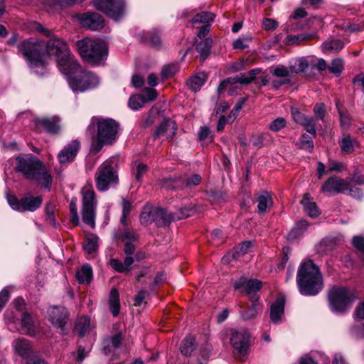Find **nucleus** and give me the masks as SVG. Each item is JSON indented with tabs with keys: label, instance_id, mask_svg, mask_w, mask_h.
<instances>
[{
	"label": "nucleus",
	"instance_id": "nucleus-43",
	"mask_svg": "<svg viewBox=\"0 0 364 364\" xmlns=\"http://www.w3.org/2000/svg\"><path fill=\"white\" fill-rule=\"evenodd\" d=\"M95 208H82V220L92 228L95 226Z\"/></svg>",
	"mask_w": 364,
	"mask_h": 364
},
{
	"label": "nucleus",
	"instance_id": "nucleus-56",
	"mask_svg": "<svg viewBox=\"0 0 364 364\" xmlns=\"http://www.w3.org/2000/svg\"><path fill=\"white\" fill-rule=\"evenodd\" d=\"M138 237L137 232L133 230L124 229L121 235V239L125 242L136 240Z\"/></svg>",
	"mask_w": 364,
	"mask_h": 364
},
{
	"label": "nucleus",
	"instance_id": "nucleus-38",
	"mask_svg": "<svg viewBox=\"0 0 364 364\" xmlns=\"http://www.w3.org/2000/svg\"><path fill=\"white\" fill-rule=\"evenodd\" d=\"M207 78L204 73H200L197 75L191 77L188 81V86L193 92L198 91L204 84Z\"/></svg>",
	"mask_w": 364,
	"mask_h": 364
},
{
	"label": "nucleus",
	"instance_id": "nucleus-37",
	"mask_svg": "<svg viewBox=\"0 0 364 364\" xmlns=\"http://www.w3.org/2000/svg\"><path fill=\"white\" fill-rule=\"evenodd\" d=\"M147 172V166L139 161H134L132 164V173L137 182H140Z\"/></svg>",
	"mask_w": 364,
	"mask_h": 364
},
{
	"label": "nucleus",
	"instance_id": "nucleus-25",
	"mask_svg": "<svg viewBox=\"0 0 364 364\" xmlns=\"http://www.w3.org/2000/svg\"><path fill=\"white\" fill-rule=\"evenodd\" d=\"M22 328L26 333L34 336L38 331V324L28 313H24L21 317Z\"/></svg>",
	"mask_w": 364,
	"mask_h": 364
},
{
	"label": "nucleus",
	"instance_id": "nucleus-59",
	"mask_svg": "<svg viewBox=\"0 0 364 364\" xmlns=\"http://www.w3.org/2000/svg\"><path fill=\"white\" fill-rule=\"evenodd\" d=\"M308 224L306 221L302 220L297 224V227L294 228L288 235V240H294L297 235L301 233L302 229H306Z\"/></svg>",
	"mask_w": 364,
	"mask_h": 364
},
{
	"label": "nucleus",
	"instance_id": "nucleus-9",
	"mask_svg": "<svg viewBox=\"0 0 364 364\" xmlns=\"http://www.w3.org/2000/svg\"><path fill=\"white\" fill-rule=\"evenodd\" d=\"M172 221L171 214L159 207L145 208L140 215V222L144 225L155 223L157 226H166Z\"/></svg>",
	"mask_w": 364,
	"mask_h": 364
},
{
	"label": "nucleus",
	"instance_id": "nucleus-15",
	"mask_svg": "<svg viewBox=\"0 0 364 364\" xmlns=\"http://www.w3.org/2000/svg\"><path fill=\"white\" fill-rule=\"evenodd\" d=\"M58 66L62 73L70 76L80 70V65L70 51L58 59Z\"/></svg>",
	"mask_w": 364,
	"mask_h": 364
},
{
	"label": "nucleus",
	"instance_id": "nucleus-28",
	"mask_svg": "<svg viewBox=\"0 0 364 364\" xmlns=\"http://www.w3.org/2000/svg\"><path fill=\"white\" fill-rule=\"evenodd\" d=\"M195 338L192 336H188L182 340L180 344V352L185 356H190L196 349Z\"/></svg>",
	"mask_w": 364,
	"mask_h": 364
},
{
	"label": "nucleus",
	"instance_id": "nucleus-14",
	"mask_svg": "<svg viewBox=\"0 0 364 364\" xmlns=\"http://www.w3.org/2000/svg\"><path fill=\"white\" fill-rule=\"evenodd\" d=\"M44 57L46 55H54L57 59L66 55L70 51L68 45L61 39L55 37L50 38L45 42L43 46Z\"/></svg>",
	"mask_w": 364,
	"mask_h": 364
},
{
	"label": "nucleus",
	"instance_id": "nucleus-47",
	"mask_svg": "<svg viewBox=\"0 0 364 364\" xmlns=\"http://www.w3.org/2000/svg\"><path fill=\"white\" fill-rule=\"evenodd\" d=\"M215 15L210 12L203 11L196 14L192 19L193 23H205L208 24L209 22L213 21Z\"/></svg>",
	"mask_w": 364,
	"mask_h": 364
},
{
	"label": "nucleus",
	"instance_id": "nucleus-61",
	"mask_svg": "<svg viewBox=\"0 0 364 364\" xmlns=\"http://www.w3.org/2000/svg\"><path fill=\"white\" fill-rule=\"evenodd\" d=\"M262 26L266 31H274L277 28L278 23L272 18H264L262 21Z\"/></svg>",
	"mask_w": 364,
	"mask_h": 364
},
{
	"label": "nucleus",
	"instance_id": "nucleus-57",
	"mask_svg": "<svg viewBox=\"0 0 364 364\" xmlns=\"http://www.w3.org/2000/svg\"><path fill=\"white\" fill-rule=\"evenodd\" d=\"M178 70V67L175 64H170L164 66L161 71L163 77L167 78L175 75Z\"/></svg>",
	"mask_w": 364,
	"mask_h": 364
},
{
	"label": "nucleus",
	"instance_id": "nucleus-17",
	"mask_svg": "<svg viewBox=\"0 0 364 364\" xmlns=\"http://www.w3.org/2000/svg\"><path fill=\"white\" fill-rule=\"evenodd\" d=\"M80 24L90 30L97 31L104 26V21L97 13H87L79 16Z\"/></svg>",
	"mask_w": 364,
	"mask_h": 364
},
{
	"label": "nucleus",
	"instance_id": "nucleus-45",
	"mask_svg": "<svg viewBox=\"0 0 364 364\" xmlns=\"http://www.w3.org/2000/svg\"><path fill=\"white\" fill-rule=\"evenodd\" d=\"M296 146L301 149H305L311 152L314 149V143L311 138L307 134H303L301 135L299 142L296 143Z\"/></svg>",
	"mask_w": 364,
	"mask_h": 364
},
{
	"label": "nucleus",
	"instance_id": "nucleus-39",
	"mask_svg": "<svg viewBox=\"0 0 364 364\" xmlns=\"http://www.w3.org/2000/svg\"><path fill=\"white\" fill-rule=\"evenodd\" d=\"M143 41L154 48H159L161 44V38L157 31L145 33Z\"/></svg>",
	"mask_w": 364,
	"mask_h": 364
},
{
	"label": "nucleus",
	"instance_id": "nucleus-34",
	"mask_svg": "<svg viewBox=\"0 0 364 364\" xmlns=\"http://www.w3.org/2000/svg\"><path fill=\"white\" fill-rule=\"evenodd\" d=\"M309 68V62L305 58H299L290 63L289 70L292 73L304 72Z\"/></svg>",
	"mask_w": 364,
	"mask_h": 364
},
{
	"label": "nucleus",
	"instance_id": "nucleus-5",
	"mask_svg": "<svg viewBox=\"0 0 364 364\" xmlns=\"http://www.w3.org/2000/svg\"><path fill=\"white\" fill-rule=\"evenodd\" d=\"M80 56L92 65H100L107 59L108 49L102 41L85 38L76 42Z\"/></svg>",
	"mask_w": 364,
	"mask_h": 364
},
{
	"label": "nucleus",
	"instance_id": "nucleus-64",
	"mask_svg": "<svg viewBox=\"0 0 364 364\" xmlns=\"http://www.w3.org/2000/svg\"><path fill=\"white\" fill-rule=\"evenodd\" d=\"M212 350V346L209 343H205L200 348V355L203 360H206L210 356Z\"/></svg>",
	"mask_w": 364,
	"mask_h": 364
},
{
	"label": "nucleus",
	"instance_id": "nucleus-13",
	"mask_svg": "<svg viewBox=\"0 0 364 364\" xmlns=\"http://www.w3.org/2000/svg\"><path fill=\"white\" fill-rule=\"evenodd\" d=\"M348 181L336 176L330 177L321 186V191L326 195L346 193Z\"/></svg>",
	"mask_w": 364,
	"mask_h": 364
},
{
	"label": "nucleus",
	"instance_id": "nucleus-26",
	"mask_svg": "<svg viewBox=\"0 0 364 364\" xmlns=\"http://www.w3.org/2000/svg\"><path fill=\"white\" fill-rule=\"evenodd\" d=\"M301 203L304 205L305 213L308 214L311 218H316L321 214V212L316 206V203L310 201L309 193H305L304 195Z\"/></svg>",
	"mask_w": 364,
	"mask_h": 364
},
{
	"label": "nucleus",
	"instance_id": "nucleus-33",
	"mask_svg": "<svg viewBox=\"0 0 364 364\" xmlns=\"http://www.w3.org/2000/svg\"><path fill=\"white\" fill-rule=\"evenodd\" d=\"M99 237L95 234H88L83 243V248L88 254L95 252L98 247Z\"/></svg>",
	"mask_w": 364,
	"mask_h": 364
},
{
	"label": "nucleus",
	"instance_id": "nucleus-19",
	"mask_svg": "<svg viewBox=\"0 0 364 364\" xmlns=\"http://www.w3.org/2000/svg\"><path fill=\"white\" fill-rule=\"evenodd\" d=\"M176 130L175 122L171 119H166L159 126L153 136L154 139L161 136H165L166 139H170L176 134Z\"/></svg>",
	"mask_w": 364,
	"mask_h": 364
},
{
	"label": "nucleus",
	"instance_id": "nucleus-50",
	"mask_svg": "<svg viewBox=\"0 0 364 364\" xmlns=\"http://www.w3.org/2000/svg\"><path fill=\"white\" fill-rule=\"evenodd\" d=\"M289 67L287 68L282 65L274 67L272 71L273 75L277 77H282L283 79H291Z\"/></svg>",
	"mask_w": 364,
	"mask_h": 364
},
{
	"label": "nucleus",
	"instance_id": "nucleus-35",
	"mask_svg": "<svg viewBox=\"0 0 364 364\" xmlns=\"http://www.w3.org/2000/svg\"><path fill=\"white\" fill-rule=\"evenodd\" d=\"M109 308L114 316H117L120 310L119 295L116 289H112L109 294Z\"/></svg>",
	"mask_w": 364,
	"mask_h": 364
},
{
	"label": "nucleus",
	"instance_id": "nucleus-51",
	"mask_svg": "<svg viewBox=\"0 0 364 364\" xmlns=\"http://www.w3.org/2000/svg\"><path fill=\"white\" fill-rule=\"evenodd\" d=\"M304 121V122H302L301 125L304 127V129L307 132L315 136L316 134V119L312 117L307 116Z\"/></svg>",
	"mask_w": 364,
	"mask_h": 364
},
{
	"label": "nucleus",
	"instance_id": "nucleus-21",
	"mask_svg": "<svg viewBox=\"0 0 364 364\" xmlns=\"http://www.w3.org/2000/svg\"><path fill=\"white\" fill-rule=\"evenodd\" d=\"M12 346L16 353L25 359H27L33 352L31 343L25 338L14 341Z\"/></svg>",
	"mask_w": 364,
	"mask_h": 364
},
{
	"label": "nucleus",
	"instance_id": "nucleus-36",
	"mask_svg": "<svg viewBox=\"0 0 364 364\" xmlns=\"http://www.w3.org/2000/svg\"><path fill=\"white\" fill-rule=\"evenodd\" d=\"M313 33H300L298 35H289L285 39L284 42L289 46L299 45L301 41H309L314 38Z\"/></svg>",
	"mask_w": 364,
	"mask_h": 364
},
{
	"label": "nucleus",
	"instance_id": "nucleus-2",
	"mask_svg": "<svg viewBox=\"0 0 364 364\" xmlns=\"http://www.w3.org/2000/svg\"><path fill=\"white\" fill-rule=\"evenodd\" d=\"M296 283L299 292L305 296H315L323 287V277L312 260L304 261L299 268Z\"/></svg>",
	"mask_w": 364,
	"mask_h": 364
},
{
	"label": "nucleus",
	"instance_id": "nucleus-22",
	"mask_svg": "<svg viewBox=\"0 0 364 364\" xmlns=\"http://www.w3.org/2000/svg\"><path fill=\"white\" fill-rule=\"evenodd\" d=\"M134 263V258L131 256H126L124 262L118 259H111L109 264L116 272L119 273H129L131 270V266Z\"/></svg>",
	"mask_w": 364,
	"mask_h": 364
},
{
	"label": "nucleus",
	"instance_id": "nucleus-49",
	"mask_svg": "<svg viewBox=\"0 0 364 364\" xmlns=\"http://www.w3.org/2000/svg\"><path fill=\"white\" fill-rule=\"evenodd\" d=\"M352 243L355 250L361 253L360 262L364 265V237L362 235L354 236Z\"/></svg>",
	"mask_w": 364,
	"mask_h": 364
},
{
	"label": "nucleus",
	"instance_id": "nucleus-27",
	"mask_svg": "<svg viewBox=\"0 0 364 364\" xmlns=\"http://www.w3.org/2000/svg\"><path fill=\"white\" fill-rule=\"evenodd\" d=\"M82 208H95L97 200L93 189L84 187L82 189Z\"/></svg>",
	"mask_w": 364,
	"mask_h": 364
},
{
	"label": "nucleus",
	"instance_id": "nucleus-24",
	"mask_svg": "<svg viewBox=\"0 0 364 364\" xmlns=\"http://www.w3.org/2000/svg\"><path fill=\"white\" fill-rule=\"evenodd\" d=\"M60 120L57 117L52 118H42L37 121L39 126H41L45 130L51 134H56L60 130Z\"/></svg>",
	"mask_w": 364,
	"mask_h": 364
},
{
	"label": "nucleus",
	"instance_id": "nucleus-44",
	"mask_svg": "<svg viewBox=\"0 0 364 364\" xmlns=\"http://www.w3.org/2000/svg\"><path fill=\"white\" fill-rule=\"evenodd\" d=\"M252 247V244L250 241H245L242 242L238 247L234 249L232 257L235 259H238L240 256L248 253Z\"/></svg>",
	"mask_w": 364,
	"mask_h": 364
},
{
	"label": "nucleus",
	"instance_id": "nucleus-29",
	"mask_svg": "<svg viewBox=\"0 0 364 364\" xmlns=\"http://www.w3.org/2000/svg\"><path fill=\"white\" fill-rule=\"evenodd\" d=\"M260 71L261 70L259 69H253L246 74H240L234 77H231L232 84L237 82L243 85L249 84L255 78V75L259 73Z\"/></svg>",
	"mask_w": 364,
	"mask_h": 364
},
{
	"label": "nucleus",
	"instance_id": "nucleus-48",
	"mask_svg": "<svg viewBox=\"0 0 364 364\" xmlns=\"http://www.w3.org/2000/svg\"><path fill=\"white\" fill-rule=\"evenodd\" d=\"M146 103V97L144 95H136L129 98V106L132 109L137 110L141 108Z\"/></svg>",
	"mask_w": 364,
	"mask_h": 364
},
{
	"label": "nucleus",
	"instance_id": "nucleus-42",
	"mask_svg": "<svg viewBox=\"0 0 364 364\" xmlns=\"http://www.w3.org/2000/svg\"><path fill=\"white\" fill-rule=\"evenodd\" d=\"M211 43V39L205 38L199 42L196 46V50L200 53L203 60H204L210 53Z\"/></svg>",
	"mask_w": 364,
	"mask_h": 364
},
{
	"label": "nucleus",
	"instance_id": "nucleus-30",
	"mask_svg": "<svg viewBox=\"0 0 364 364\" xmlns=\"http://www.w3.org/2000/svg\"><path fill=\"white\" fill-rule=\"evenodd\" d=\"M257 201L258 203L257 208L259 213H264L267 208L272 204V197L267 191H262L258 194Z\"/></svg>",
	"mask_w": 364,
	"mask_h": 364
},
{
	"label": "nucleus",
	"instance_id": "nucleus-23",
	"mask_svg": "<svg viewBox=\"0 0 364 364\" xmlns=\"http://www.w3.org/2000/svg\"><path fill=\"white\" fill-rule=\"evenodd\" d=\"M251 299V306L247 309L244 311L241 314L242 318L245 321L255 318L257 315L262 310V305L258 301V298L257 296H253Z\"/></svg>",
	"mask_w": 364,
	"mask_h": 364
},
{
	"label": "nucleus",
	"instance_id": "nucleus-12",
	"mask_svg": "<svg viewBox=\"0 0 364 364\" xmlns=\"http://www.w3.org/2000/svg\"><path fill=\"white\" fill-rule=\"evenodd\" d=\"M7 201L11 208L17 211H35L42 203V198L41 196L34 197L31 195L26 196L19 201L15 196L8 194L6 196Z\"/></svg>",
	"mask_w": 364,
	"mask_h": 364
},
{
	"label": "nucleus",
	"instance_id": "nucleus-4",
	"mask_svg": "<svg viewBox=\"0 0 364 364\" xmlns=\"http://www.w3.org/2000/svg\"><path fill=\"white\" fill-rule=\"evenodd\" d=\"M95 124L97 127V134L96 139L92 140L90 151L96 154L105 145L112 144L116 141L119 124L112 119L93 117L90 126Z\"/></svg>",
	"mask_w": 364,
	"mask_h": 364
},
{
	"label": "nucleus",
	"instance_id": "nucleus-31",
	"mask_svg": "<svg viewBox=\"0 0 364 364\" xmlns=\"http://www.w3.org/2000/svg\"><path fill=\"white\" fill-rule=\"evenodd\" d=\"M75 331L82 337L91 331L90 320L87 316L80 317L75 324Z\"/></svg>",
	"mask_w": 364,
	"mask_h": 364
},
{
	"label": "nucleus",
	"instance_id": "nucleus-3",
	"mask_svg": "<svg viewBox=\"0 0 364 364\" xmlns=\"http://www.w3.org/2000/svg\"><path fill=\"white\" fill-rule=\"evenodd\" d=\"M43 46L45 42L35 38L24 40L17 46L18 54L24 58L30 68L35 73L41 75L46 72Z\"/></svg>",
	"mask_w": 364,
	"mask_h": 364
},
{
	"label": "nucleus",
	"instance_id": "nucleus-32",
	"mask_svg": "<svg viewBox=\"0 0 364 364\" xmlns=\"http://www.w3.org/2000/svg\"><path fill=\"white\" fill-rule=\"evenodd\" d=\"M76 277L80 284H88L92 279V270L89 264H85L77 272Z\"/></svg>",
	"mask_w": 364,
	"mask_h": 364
},
{
	"label": "nucleus",
	"instance_id": "nucleus-1",
	"mask_svg": "<svg viewBox=\"0 0 364 364\" xmlns=\"http://www.w3.org/2000/svg\"><path fill=\"white\" fill-rule=\"evenodd\" d=\"M16 169L26 178L36 181L48 191L50 190L53 181L51 174L46 165L36 156H18Z\"/></svg>",
	"mask_w": 364,
	"mask_h": 364
},
{
	"label": "nucleus",
	"instance_id": "nucleus-46",
	"mask_svg": "<svg viewBox=\"0 0 364 364\" xmlns=\"http://www.w3.org/2000/svg\"><path fill=\"white\" fill-rule=\"evenodd\" d=\"M339 144L342 149V151L345 153H351L353 151L355 146L357 144V142L353 139H351L349 136H345L340 141Z\"/></svg>",
	"mask_w": 364,
	"mask_h": 364
},
{
	"label": "nucleus",
	"instance_id": "nucleus-52",
	"mask_svg": "<svg viewBox=\"0 0 364 364\" xmlns=\"http://www.w3.org/2000/svg\"><path fill=\"white\" fill-rule=\"evenodd\" d=\"M343 68V60L341 58H336L332 60L331 65L328 67V70L331 73L338 76Z\"/></svg>",
	"mask_w": 364,
	"mask_h": 364
},
{
	"label": "nucleus",
	"instance_id": "nucleus-11",
	"mask_svg": "<svg viewBox=\"0 0 364 364\" xmlns=\"http://www.w3.org/2000/svg\"><path fill=\"white\" fill-rule=\"evenodd\" d=\"M250 334L246 329L232 330L230 343L235 356H244L250 347Z\"/></svg>",
	"mask_w": 364,
	"mask_h": 364
},
{
	"label": "nucleus",
	"instance_id": "nucleus-6",
	"mask_svg": "<svg viewBox=\"0 0 364 364\" xmlns=\"http://www.w3.org/2000/svg\"><path fill=\"white\" fill-rule=\"evenodd\" d=\"M355 299V291L344 287L332 288L328 295L331 310L338 314L348 311Z\"/></svg>",
	"mask_w": 364,
	"mask_h": 364
},
{
	"label": "nucleus",
	"instance_id": "nucleus-8",
	"mask_svg": "<svg viewBox=\"0 0 364 364\" xmlns=\"http://www.w3.org/2000/svg\"><path fill=\"white\" fill-rule=\"evenodd\" d=\"M94 6L115 21H119L125 14L124 0H95Z\"/></svg>",
	"mask_w": 364,
	"mask_h": 364
},
{
	"label": "nucleus",
	"instance_id": "nucleus-54",
	"mask_svg": "<svg viewBox=\"0 0 364 364\" xmlns=\"http://www.w3.org/2000/svg\"><path fill=\"white\" fill-rule=\"evenodd\" d=\"M287 122L284 117H277L269 124V128L271 131L276 132L284 128Z\"/></svg>",
	"mask_w": 364,
	"mask_h": 364
},
{
	"label": "nucleus",
	"instance_id": "nucleus-55",
	"mask_svg": "<svg viewBox=\"0 0 364 364\" xmlns=\"http://www.w3.org/2000/svg\"><path fill=\"white\" fill-rule=\"evenodd\" d=\"M262 287V282L257 279H250L246 284V292L250 294L253 292L259 291Z\"/></svg>",
	"mask_w": 364,
	"mask_h": 364
},
{
	"label": "nucleus",
	"instance_id": "nucleus-7",
	"mask_svg": "<svg viewBox=\"0 0 364 364\" xmlns=\"http://www.w3.org/2000/svg\"><path fill=\"white\" fill-rule=\"evenodd\" d=\"M79 71V74L69 76L68 79L69 86L73 92H85L100 85V78L94 73L81 70Z\"/></svg>",
	"mask_w": 364,
	"mask_h": 364
},
{
	"label": "nucleus",
	"instance_id": "nucleus-20",
	"mask_svg": "<svg viewBox=\"0 0 364 364\" xmlns=\"http://www.w3.org/2000/svg\"><path fill=\"white\" fill-rule=\"evenodd\" d=\"M285 300L283 297H279L272 304L270 308L271 321L274 324H279L282 321L284 315Z\"/></svg>",
	"mask_w": 364,
	"mask_h": 364
},
{
	"label": "nucleus",
	"instance_id": "nucleus-63",
	"mask_svg": "<svg viewBox=\"0 0 364 364\" xmlns=\"http://www.w3.org/2000/svg\"><path fill=\"white\" fill-rule=\"evenodd\" d=\"M232 117L231 114H230L228 117H226L225 115L220 116L219 118L218 122L217 130L218 132L223 131L225 125L228 123L232 122Z\"/></svg>",
	"mask_w": 364,
	"mask_h": 364
},
{
	"label": "nucleus",
	"instance_id": "nucleus-40",
	"mask_svg": "<svg viewBox=\"0 0 364 364\" xmlns=\"http://www.w3.org/2000/svg\"><path fill=\"white\" fill-rule=\"evenodd\" d=\"M343 48V43L341 40H333L324 42L322 44L323 52L337 53Z\"/></svg>",
	"mask_w": 364,
	"mask_h": 364
},
{
	"label": "nucleus",
	"instance_id": "nucleus-60",
	"mask_svg": "<svg viewBox=\"0 0 364 364\" xmlns=\"http://www.w3.org/2000/svg\"><path fill=\"white\" fill-rule=\"evenodd\" d=\"M291 114L293 120L299 124L304 122V120L307 117L306 115L301 113L298 109L294 107L291 109Z\"/></svg>",
	"mask_w": 364,
	"mask_h": 364
},
{
	"label": "nucleus",
	"instance_id": "nucleus-58",
	"mask_svg": "<svg viewBox=\"0 0 364 364\" xmlns=\"http://www.w3.org/2000/svg\"><path fill=\"white\" fill-rule=\"evenodd\" d=\"M201 181V177L198 174H194L186 179L185 187L188 188H192L198 184Z\"/></svg>",
	"mask_w": 364,
	"mask_h": 364
},
{
	"label": "nucleus",
	"instance_id": "nucleus-10",
	"mask_svg": "<svg viewBox=\"0 0 364 364\" xmlns=\"http://www.w3.org/2000/svg\"><path fill=\"white\" fill-rule=\"evenodd\" d=\"M96 187L98 191H107L109 186L117 182V175L111 162L106 161L102 163L95 173Z\"/></svg>",
	"mask_w": 364,
	"mask_h": 364
},
{
	"label": "nucleus",
	"instance_id": "nucleus-18",
	"mask_svg": "<svg viewBox=\"0 0 364 364\" xmlns=\"http://www.w3.org/2000/svg\"><path fill=\"white\" fill-rule=\"evenodd\" d=\"M80 148V142L73 140L67 144L58 154V157L60 164L72 161L76 156Z\"/></svg>",
	"mask_w": 364,
	"mask_h": 364
},
{
	"label": "nucleus",
	"instance_id": "nucleus-16",
	"mask_svg": "<svg viewBox=\"0 0 364 364\" xmlns=\"http://www.w3.org/2000/svg\"><path fill=\"white\" fill-rule=\"evenodd\" d=\"M48 316L52 324L64 331V327L68 318L67 310L64 307L53 306L49 309Z\"/></svg>",
	"mask_w": 364,
	"mask_h": 364
},
{
	"label": "nucleus",
	"instance_id": "nucleus-53",
	"mask_svg": "<svg viewBox=\"0 0 364 364\" xmlns=\"http://www.w3.org/2000/svg\"><path fill=\"white\" fill-rule=\"evenodd\" d=\"M251 40L252 38L250 36H241L233 42V48L235 49L243 50L248 47V43Z\"/></svg>",
	"mask_w": 364,
	"mask_h": 364
},
{
	"label": "nucleus",
	"instance_id": "nucleus-62",
	"mask_svg": "<svg viewBox=\"0 0 364 364\" xmlns=\"http://www.w3.org/2000/svg\"><path fill=\"white\" fill-rule=\"evenodd\" d=\"M348 191V194L353 198L360 199L363 197V193L360 189L353 186L350 182H348V188L346 189V192Z\"/></svg>",
	"mask_w": 364,
	"mask_h": 364
},
{
	"label": "nucleus",
	"instance_id": "nucleus-41",
	"mask_svg": "<svg viewBox=\"0 0 364 364\" xmlns=\"http://www.w3.org/2000/svg\"><path fill=\"white\" fill-rule=\"evenodd\" d=\"M196 212L193 206H185L181 208L178 212L171 213L173 221L179 220L193 215Z\"/></svg>",
	"mask_w": 364,
	"mask_h": 364
}]
</instances>
